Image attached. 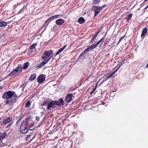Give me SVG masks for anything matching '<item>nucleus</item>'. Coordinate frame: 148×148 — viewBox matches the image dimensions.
Listing matches in <instances>:
<instances>
[{
  "instance_id": "ea45409f",
  "label": "nucleus",
  "mask_w": 148,
  "mask_h": 148,
  "mask_svg": "<svg viewBox=\"0 0 148 148\" xmlns=\"http://www.w3.org/2000/svg\"><path fill=\"white\" fill-rule=\"evenodd\" d=\"M36 119L37 121H39L40 120V118L39 117L37 116L36 117Z\"/></svg>"
},
{
  "instance_id": "6ab92c4d",
  "label": "nucleus",
  "mask_w": 148,
  "mask_h": 148,
  "mask_svg": "<svg viewBox=\"0 0 148 148\" xmlns=\"http://www.w3.org/2000/svg\"><path fill=\"white\" fill-rule=\"evenodd\" d=\"M29 64V63L28 62H26L25 63L23 67V69H26L28 68Z\"/></svg>"
},
{
  "instance_id": "7ed1b4c3",
  "label": "nucleus",
  "mask_w": 148,
  "mask_h": 148,
  "mask_svg": "<svg viewBox=\"0 0 148 148\" xmlns=\"http://www.w3.org/2000/svg\"><path fill=\"white\" fill-rule=\"evenodd\" d=\"M29 131L27 120H23L21 123L20 127V132L23 134H25Z\"/></svg>"
},
{
  "instance_id": "79ce46f5",
  "label": "nucleus",
  "mask_w": 148,
  "mask_h": 148,
  "mask_svg": "<svg viewBox=\"0 0 148 148\" xmlns=\"http://www.w3.org/2000/svg\"><path fill=\"white\" fill-rule=\"evenodd\" d=\"M100 43V42L98 41L97 42V43L95 44V45L96 46V47L97 46L99 45V43Z\"/></svg>"
},
{
  "instance_id": "8fccbe9b",
  "label": "nucleus",
  "mask_w": 148,
  "mask_h": 148,
  "mask_svg": "<svg viewBox=\"0 0 148 148\" xmlns=\"http://www.w3.org/2000/svg\"><path fill=\"white\" fill-rule=\"evenodd\" d=\"M12 22V21H9V22H6V23H7V24H8V23H11Z\"/></svg>"
},
{
  "instance_id": "09e8293b",
  "label": "nucleus",
  "mask_w": 148,
  "mask_h": 148,
  "mask_svg": "<svg viewBox=\"0 0 148 148\" xmlns=\"http://www.w3.org/2000/svg\"><path fill=\"white\" fill-rule=\"evenodd\" d=\"M148 8V5H147V6L145 8V9H147Z\"/></svg>"
},
{
  "instance_id": "ddd939ff",
  "label": "nucleus",
  "mask_w": 148,
  "mask_h": 148,
  "mask_svg": "<svg viewBox=\"0 0 148 148\" xmlns=\"http://www.w3.org/2000/svg\"><path fill=\"white\" fill-rule=\"evenodd\" d=\"M66 45H64L63 47L61 48L56 53V55H57L61 52L66 48Z\"/></svg>"
},
{
  "instance_id": "58836bf2",
  "label": "nucleus",
  "mask_w": 148,
  "mask_h": 148,
  "mask_svg": "<svg viewBox=\"0 0 148 148\" xmlns=\"http://www.w3.org/2000/svg\"><path fill=\"white\" fill-rule=\"evenodd\" d=\"M13 75H12V73H11V72L8 75H7L5 77V78H6L7 77H8L9 76H12Z\"/></svg>"
},
{
  "instance_id": "dca6fc26",
  "label": "nucleus",
  "mask_w": 148,
  "mask_h": 148,
  "mask_svg": "<svg viewBox=\"0 0 148 148\" xmlns=\"http://www.w3.org/2000/svg\"><path fill=\"white\" fill-rule=\"evenodd\" d=\"M147 28H144L142 30L141 33V37L144 36L147 33Z\"/></svg>"
},
{
  "instance_id": "2f4dec72",
  "label": "nucleus",
  "mask_w": 148,
  "mask_h": 148,
  "mask_svg": "<svg viewBox=\"0 0 148 148\" xmlns=\"http://www.w3.org/2000/svg\"><path fill=\"white\" fill-rule=\"evenodd\" d=\"M44 65H43V64H42V63H40V64L37 66V67H38V69H39L41 68Z\"/></svg>"
},
{
  "instance_id": "2eb2a0df",
  "label": "nucleus",
  "mask_w": 148,
  "mask_h": 148,
  "mask_svg": "<svg viewBox=\"0 0 148 148\" xmlns=\"http://www.w3.org/2000/svg\"><path fill=\"white\" fill-rule=\"evenodd\" d=\"M36 77V74L35 73H33L31 75L29 78V79L31 81H33L35 79Z\"/></svg>"
},
{
  "instance_id": "f8f14e48",
  "label": "nucleus",
  "mask_w": 148,
  "mask_h": 148,
  "mask_svg": "<svg viewBox=\"0 0 148 148\" xmlns=\"http://www.w3.org/2000/svg\"><path fill=\"white\" fill-rule=\"evenodd\" d=\"M77 22L80 24H82L85 22V19L83 17H80L78 20Z\"/></svg>"
},
{
  "instance_id": "412c9836",
  "label": "nucleus",
  "mask_w": 148,
  "mask_h": 148,
  "mask_svg": "<svg viewBox=\"0 0 148 148\" xmlns=\"http://www.w3.org/2000/svg\"><path fill=\"white\" fill-rule=\"evenodd\" d=\"M99 33V32L98 31L94 35V36L92 38L91 42H93L94 39H95V38L97 37L98 35V34Z\"/></svg>"
},
{
  "instance_id": "e433bc0d",
  "label": "nucleus",
  "mask_w": 148,
  "mask_h": 148,
  "mask_svg": "<svg viewBox=\"0 0 148 148\" xmlns=\"http://www.w3.org/2000/svg\"><path fill=\"white\" fill-rule=\"evenodd\" d=\"M33 127L32 125H31L30 127H29V130H34L35 129V128H32V127Z\"/></svg>"
},
{
  "instance_id": "bb28decb",
  "label": "nucleus",
  "mask_w": 148,
  "mask_h": 148,
  "mask_svg": "<svg viewBox=\"0 0 148 148\" xmlns=\"http://www.w3.org/2000/svg\"><path fill=\"white\" fill-rule=\"evenodd\" d=\"M31 102L29 101H27L25 104V107H28L29 105L30 104Z\"/></svg>"
},
{
  "instance_id": "f257e3e1",
  "label": "nucleus",
  "mask_w": 148,
  "mask_h": 148,
  "mask_svg": "<svg viewBox=\"0 0 148 148\" xmlns=\"http://www.w3.org/2000/svg\"><path fill=\"white\" fill-rule=\"evenodd\" d=\"M3 99H6L5 103L10 106H12L16 102L18 97L16 93L10 90L5 92L2 96Z\"/></svg>"
},
{
  "instance_id": "473e14b6",
  "label": "nucleus",
  "mask_w": 148,
  "mask_h": 148,
  "mask_svg": "<svg viewBox=\"0 0 148 148\" xmlns=\"http://www.w3.org/2000/svg\"><path fill=\"white\" fill-rule=\"evenodd\" d=\"M13 123V122L10 123L9 124H8L7 126H6L5 127V128L7 129V128L11 127V126L12 125Z\"/></svg>"
},
{
  "instance_id": "de8ad7c7",
  "label": "nucleus",
  "mask_w": 148,
  "mask_h": 148,
  "mask_svg": "<svg viewBox=\"0 0 148 148\" xmlns=\"http://www.w3.org/2000/svg\"><path fill=\"white\" fill-rule=\"evenodd\" d=\"M35 136H34L32 138V139L31 140H30L31 141L33 139H34L35 138Z\"/></svg>"
},
{
  "instance_id": "49530a36",
  "label": "nucleus",
  "mask_w": 148,
  "mask_h": 148,
  "mask_svg": "<svg viewBox=\"0 0 148 148\" xmlns=\"http://www.w3.org/2000/svg\"><path fill=\"white\" fill-rule=\"evenodd\" d=\"M148 1V0H145L142 3L143 4H144V3H145V2H146V1Z\"/></svg>"
},
{
  "instance_id": "4be33fe9",
  "label": "nucleus",
  "mask_w": 148,
  "mask_h": 148,
  "mask_svg": "<svg viewBox=\"0 0 148 148\" xmlns=\"http://www.w3.org/2000/svg\"><path fill=\"white\" fill-rule=\"evenodd\" d=\"M50 60V58H46L45 59V60L42 62V64L44 65L45 64Z\"/></svg>"
},
{
  "instance_id": "9b49d317",
  "label": "nucleus",
  "mask_w": 148,
  "mask_h": 148,
  "mask_svg": "<svg viewBox=\"0 0 148 148\" xmlns=\"http://www.w3.org/2000/svg\"><path fill=\"white\" fill-rule=\"evenodd\" d=\"M7 136V133L5 132H4L0 136V141L2 142V140H3Z\"/></svg>"
},
{
  "instance_id": "3c124183",
  "label": "nucleus",
  "mask_w": 148,
  "mask_h": 148,
  "mask_svg": "<svg viewBox=\"0 0 148 148\" xmlns=\"http://www.w3.org/2000/svg\"><path fill=\"white\" fill-rule=\"evenodd\" d=\"M146 67H148V63H147V65H146Z\"/></svg>"
},
{
  "instance_id": "a211bd4d",
  "label": "nucleus",
  "mask_w": 148,
  "mask_h": 148,
  "mask_svg": "<svg viewBox=\"0 0 148 148\" xmlns=\"http://www.w3.org/2000/svg\"><path fill=\"white\" fill-rule=\"evenodd\" d=\"M49 102L48 100H46L43 101L42 103L41 106H48Z\"/></svg>"
},
{
  "instance_id": "9d476101",
  "label": "nucleus",
  "mask_w": 148,
  "mask_h": 148,
  "mask_svg": "<svg viewBox=\"0 0 148 148\" xmlns=\"http://www.w3.org/2000/svg\"><path fill=\"white\" fill-rule=\"evenodd\" d=\"M65 22V21L62 18H60L56 20V24L59 26L62 25Z\"/></svg>"
},
{
  "instance_id": "72a5a7b5",
  "label": "nucleus",
  "mask_w": 148,
  "mask_h": 148,
  "mask_svg": "<svg viewBox=\"0 0 148 148\" xmlns=\"http://www.w3.org/2000/svg\"><path fill=\"white\" fill-rule=\"evenodd\" d=\"M124 37L125 36H123L120 38L119 39V41L118 44L121 42V41L124 38Z\"/></svg>"
},
{
  "instance_id": "4468645a",
  "label": "nucleus",
  "mask_w": 148,
  "mask_h": 148,
  "mask_svg": "<svg viewBox=\"0 0 148 148\" xmlns=\"http://www.w3.org/2000/svg\"><path fill=\"white\" fill-rule=\"evenodd\" d=\"M12 118L8 117L6 119L5 121H3V123L4 124L8 123L10 122L12 120Z\"/></svg>"
},
{
  "instance_id": "4c0bfd02",
  "label": "nucleus",
  "mask_w": 148,
  "mask_h": 148,
  "mask_svg": "<svg viewBox=\"0 0 148 148\" xmlns=\"http://www.w3.org/2000/svg\"><path fill=\"white\" fill-rule=\"evenodd\" d=\"M49 18L50 19V20L51 21L52 20L54 19L55 18V17L54 16H53Z\"/></svg>"
},
{
  "instance_id": "cd10ccee",
  "label": "nucleus",
  "mask_w": 148,
  "mask_h": 148,
  "mask_svg": "<svg viewBox=\"0 0 148 148\" xmlns=\"http://www.w3.org/2000/svg\"><path fill=\"white\" fill-rule=\"evenodd\" d=\"M22 116L20 117L19 119L17 120L16 122V125H19L20 124V121H21V119H22Z\"/></svg>"
},
{
  "instance_id": "c756f323",
  "label": "nucleus",
  "mask_w": 148,
  "mask_h": 148,
  "mask_svg": "<svg viewBox=\"0 0 148 148\" xmlns=\"http://www.w3.org/2000/svg\"><path fill=\"white\" fill-rule=\"evenodd\" d=\"M25 10V8H24V7H23L17 13V14H21L23 13L24 11Z\"/></svg>"
},
{
  "instance_id": "39448f33",
  "label": "nucleus",
  "mask_w": 148,
  "mask_h": 148,
  "mask_svg": "<svg viewBox=\"0 0 148 148\" xmlns=\"http://www.w3.org/2000/svg\"><path fill=\"white\" fill-rule=\"evenodd\" d=\"M105 6V5L102 6L101 7H99L96 6H93L92 9H95L94 16H97Z\"/></svg>"
},
{
  "instance_id": "864d4df0",
  "label": "nucleus",
  "mask_w": 148,
  "mask_h": 148,
  "mask_svg": "<svg viewBox=\"0 0 148 148\" xmlns=\"http://www.w3.org/2000/svg\"><path fill=\"white\" fill-rule=\"evenodd\" d=\"M43 108L44 109V110H45V108Z\"/></svg>"
},
{
  "instance_id": "0eeeda50",
  "label": "nucleus",
  "mask_w": 148,
  "mask_h": 148,
  "mask_svg": "<svg viewBox=\"0 0 148 148\" xmlns=\"http://www.w3.org/2000/svg\"><path fill=\"white\" fill-rule=\"evenodd\" d=\"M22 69V68L21 67L18 66L12 71L11 72V73H12L13 75H16L17 73H20L21 72Z\"/></svg>"
},
{
  "instance_id": "c9c22d12",
  "label": "nucleus",
  "mask_w": 148,
  "mask_h": 148,
  "mask_svg": "<svg viewBox=\"0 0 148 148\" xmlns=\"http://www.w3.org/2000/svg\"><path fill=\"white\" fill-rule=\"evenodd\" d=\"M31 135H27V138H26V140L27 141L28 140H29V139L31 137Z\"/></svg>"
},
{
  "instance_id": "a18cd8bd",
  "label": "nucleus",
  "mask_w": 148,
  "mask_h": 148,
  "mask_svg": "<svg viewBox=\"0 0 148 148\" xmlns=\"http://www.w3.org/2000/svg\"><path fill=\"white\" fill-rule=\"evenodd\" d=\"M26 85V84L25 85V83H24L23 84H22L21 85V86H22V87H24Z\"/></svg>"
},
{
  "instance_id": "b1692460",
  "label": "nucleus",
  "mask_w": 148,
  "mask_h": 148,
  "mask_svg": "<svg viewBox=\"0 0 148 148\" xmlns=\"http://www.w3.org/2000/svg\"><path fill=\"white\" fill-rule=\"evenodd\" d=\"M50 21H51L50 20V19L49 18L48 19H47L46 20V21H45V22L42 27H47V26L48 25L46 23L48 22H50Z\"/></svg>"
},
{
  "instance_id": "f03ea898",
  "label": "nucleus",
  "mask_w": 148,
  "mask_h": 148,
  "mask_svg": "<svg viewBox=\"0 0 148 148\" xmlns=\"http://www.w3.org/2000/svg\"><path fill=\"white\" fill-rule=\"evenodd\" d=\"M64 104V101L63 99L60 98L59 99V101H51L49 102L47 108V110H51V108L54 109L56 107V105L59 106H63Z\"/></svg>"
},
{
  "instance_id": "423d86ee",
  "label": "nucleus",
  "mask_w": 148,
  "mask_h": 148,
  "mask_svg": "<svg viewBox=\"0 0 148 148\" xmlns=\"http://www.w3.org/2000/svg\"><path fill=\"white\" fill-rule=\"evenodd\" d=\"M119 69V68H117V67H115L114 68L112 71H114V72L112 73H111L110 72L108 74V75H105V76L104 79L105 80H107L109 78L112 77L114 74Z\"/></svg>"
},
{
  "instance_id": "5701e85b",
  "label": "nucleus",
  "mask_w": 148,
  "mask_h": 148,
  "mask_svg": "<svg viewBox=\"0 0 148 148\" xmlns=\"http://www.w3.org/2000/svg\"><path fill=\"white\" fill-rule=\"evenodd\" d=\"M89 51L88 49L87 48L86 49H85L80 54L79 56V57H80L82 56H83L88 51Z\"/></svg>"
},
{
  "instance_id": "a878e982",
  "label": "nucleus",
  "mask_w": 148,
  "mask_h": 148,
  "mask_svg": "<svg viewBox=\"0 0 148 148\" xmlns=\"http://www.w3.org/2000/svg\"><path fill=\"white\" fill-rule=\"evenodd\" d=\"M100 2V0H93V4L94 5L97 4Z\"/></svg>"
},
{
  "instance_id": "393cba45",
  "label": "nucleus",
  "mask_w": 148,
  "mask_h": 148,
  "mask_svg": "<svg viewBox=\"0 0 148 148\" xmlns=\"http://www.w3.org/2000/svg\"><path fill=\"white\" fill-rule=\"evenodd\" d=\"M125 60H122L120 62V64L119 63V64H120L119 65V67H117V66L115 67H117V68H119V69L120 68V66H122V65L124 64L125 63Z\"/></svg>"
},
{
  "instance_id": "6e6552de",
  "label": "nucleus",
  "mask_w": 148,
  "mask_h": 148,
  "mask_svg": "<svg viewBox=\"0 0 148 148\" xmlns=\"http://www.w3.org/2000/svg\"><path fill=\"white\" fill-rule=\"evenodd\" d=\"M73 95L72 93L68 94L66 96L65 98V101L67 103H69L72 100Z\"/></svg>"
},
{
  "instance_id": "a19ab883",
  "label": "nucleus",
  "mask_w": 148,
  "mask_h": 148,
  "mask_svg": "<svg viewBox=\"0 0 148 148\" xmlns=\"http://www.w3.org/2000/svg\"><path fill=\"white\" fill-rule=\"evenodd\" d=\"M61 15H56V16H55V18H58L59 17V16H61Z\"/></svg>"
},
{
  "instance_id": "37998d69",
  "label": "nucleus",
  "mask_w": 148,
  "mask_h": 148,
  "mask_svg": "<svg viewBox=\"0 0 148 148\" xmlns=\"http://www.w3.org/2000/svg\"><path fill=\"white\" fill-rule=\"evenodd\" d=\"M108 43V41H106L104 43V46H106L107 44Z\"/></svg>"
},
{
  "instance_id": "1a4fd4ad",
  "label": "nucleus",
  "mask_w": 148,
  "mask_h": 148,
  "mask_svg": "<svg viewBox=\"0 0 148 148\" xmlns=\"http://www.w3.org/2000/svg\"><path fill=\"white\" fill-rule=\"evenodd\" d=\"M45 77L43 74H40L38 77L37 82L39 83H42L45 81Z\"/></svg>"
},
{
  "instance_id": "f3484780",
  "label": "nucleus",
  "mask_w": 148,
  "mask_h": 148,
  "mask_svg": "<svg viewBox=\"0 0 148 148\" xmlns=\"http://www.w3.org/2000/svg\"><path fill=\"white\" fill-rule=\"evenodd\" d=\"M7 25V23L4 21H0V27H3Z\"/></svg>"
},
{
  "instance_id": "f704fd0d",
  "label": "nucleus",
  "mask_w": 148,
  "mask_h": 148,
  "mask_svg": "<svg viewBox=\"0 0 148 148\" xmlns=\"http://www.w3.org/2000/svg\"><path fill=\"white\" fill-rule=\"evenodd\" d=\"M132 16V14H129L127 17V20L129 19L130 18H131Z\"/></svg>"
},
{
  "instance_id": "20e7f679",
  "label": "nucleus",
  "mask_w": 148,
  "mask_h": 148,
  "mask_svg": "<svg viewBox=\"0 0 148 148\" xmlns=\"http://www.w3.org/2000/svg\"><path fill=\"white\" fill-rule=\"evenodd\" d=\"M53 53V51L52 50H45L42 56V58L43 59H45L46 58H49L51 59L52 56H51Z\"/></svg>"
},
{
  "instance_id": "c03bdc74",
  "label": "nucleus",
  "mask_w": 148,
  "mask_h": 148,
  "mask_svg": "<svg viewBox=\"0 0 148 148\" xmlns=\"http://www.w3.org/2000/svg\"><path fill=\"white\" fill-rule=\"evenodd\" d=\"M104 37L101 38L99 41L100 42L102 40H103L104 39Z\"/></svg>"
},
{
  "instance_id": "7c9ffc66",
  "label": "nucleus",
  "mask_w": 148,
  "mask_h": 148,
  "mask_svg": "<svg viewBox=\"0 0 148 148\" xmlns=\"http://www.w3.org/2000/svg\"><path fill=\"white\" fill-rule=\"evenodd\" d=\"M97 84H96V85L95 86V88L93 89V90L92 91H91L90 92V94L91 95H92L94 92L96 90V88H97Z\"/></svg>"
},
{
  "instance_id": "aec40b11",
  "label": "nucleus",
  "mask_w": 148,
  "mask_h": 148,
  "mask_svg": "<svg viewBox=\"0 0 148 148\" xmlns=\"http://www.w3.org/2000/svg\"><path fill=\"white\" fill-rule=\"evenodd\" d=\"M96 47H97L94 44L92 45L91 46L88 48L87 49H88V50H92L94 49Z\"/></svg>"
},
{
  "instance_id": "603ef678",
  "label": "nucleus",
  "mask_w": 148,
  "mask_h": 148,
  "mask_svg": "<svg viewBox=\"0 0 148 148\" xmlns=\"http://www.w3.org/2000/svg\"><path fill=\"white\" fill-rule=\"evenodd\" d=\"M2 88V87H0V89H1Z\"/></svg>"
},
{
  "instance_id": "c85d7f7f",
  "label": "nucleus",
  "mask_w": 148,
  "mask_h": 148,
  "mask_svg": "<svg viewBox=\"0 0 148 148\" xmlns=\"http://www.w3.org/2000/svg\"><path fill=\"white\" fill-rule=\"evenodd\" d=\"M37 46V43L33 44L30 48V49H33L35 48V47Z\"/></svg>"
}]
</instances>
